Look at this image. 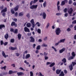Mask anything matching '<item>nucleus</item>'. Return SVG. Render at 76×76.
Instances as JSON below:
<instances>
[{
	"label": "nucleus",
	"instance_id": "nucleus-1",
	"mask_svg": "<svg viewBox=\"0 0 76 76\" xmlns=\"http://www.w3.org/2000/svg\"><path fill=\"white\" fill-rule=\"evenodd\" d=\"M56 32V34L57 35H59L60 32H61V30H60V28H57L55 31Z\"/></svg>",
	"mask_w": 76,
	"mask_h": 76
},
{
	"label": "nucleus",
	"instance_id": "nucleus-2",
	"mask_svg": "<svg viewBox=\"0 0 76 76\" xmlns=\"http://www.w3.org/2000/svg\"><path fill=\"white\" fill-rule=\"evenodd\" d=\"M38 7V5H33L30 7V8L31 9H36Z\"/></svg>",
	"mask_w": 76,
	"mask_h": 76
},
{
	"label": "nucleus",
	"instance_id": "nucleus-3",
	"mask_svg": "<svg viewBox=\"0 0 76 76\" xmlns=\"http://www.w3.org/2000/svg\"><path fill=\"white\" fill-rule=\"evenodd\" d=\"M30 22L31 23L32 25V27L33 28H35V22H34V19H32L31 21Z\"/></svg>",
	"mask_w": 76,
	"mask_h": 76
},
{
	"label": "nucleus",
	"instance_id": "nucleus-4",
	"mask_svg": "<svg viewBox=\"0 0 76 76\" xmlns=\"http://www.w3.org/2000/svg\"><path fill=\"white\" fill-rule=\"evenodd\" d=\"M73 11V9L72 7H71L68 9V13H69V15H71V14L72 13Z\"/></svg>",
	"mask_w": 76,
	"mask_h": 76
},
{
	"label": "nucleus",
	"instance_id": "nucleus-5",
	"mask_svg": "<svg viewBox=\"0 0 76 76\" xmlns=\"http://www.w3.org/2000/svg\"><path fill=\"white\" fill-rule=\"evenodd\" d=\"M11 26H14L15 27H17V24L15 22L13 21L11 23Z\"/></svg>",
	"mask_w": 76,
	"mask_h": 76
},
{
	"label": "nucleus",
	"instance_id": "nucleus-6",
	"mask_svg": "<svg viewBox=\"0 0 76 76\" xmlns=\"http://www.w3.org/2000/svg\"><path fill=\"white\" fill-rule=\"evenodd\" d=\"M30 38L31 39L30 42H35V39L33 37L31 36L30 37Z\"/></svg>",
	"mask_w": 76,
	"mask_h": 76
},
{
	"label": "nucleus",
	"instance_id": "nucleus-7",
	"mask_svg": "<svg viewBox=\"0 0 76 76\" xmlns=\"http://www.w3.org/2000/svg\"><path fill=\"white\" fill-rule=\"evenodd\" d=\"M65 50H66V48H63L59 50V53L61 54V53H63L64 51H65Z\"/></svg>",
	"mask_w": 76,
	"mask_h": 76
},
{
	"label": "nucleus",
	"instance_id": "nucleus-8",
	"mask_svg": "<svg viewBox=\"0 0 76 76\" xmlns=\"http://www.w3.org/2000/svg\"><path fill=\"white\" fill-rule=\"evenodd\" d=\"M17 74L18 76H23L25 75L24 73L22 72H17Z\"/></svg>",
	"mask_w": 76,
	"mask_h": 76
},
{
	"label": "nucleus",
	"instance_id": "nucleus-9",
	"mask_svg": "<svg viewBox=\"0 0 76 76\" xmlns=\"http://www.w3.org/2000/svg\"><path fill=\"white\" fill-rule=\"evenodd\" d=\"M24 31L25 32H30V31L29 29L28 28H27L26 27H25L24 28Z\"/></svg>",
	"mask_w": 76,
	"mask_h": 76
},
{
	"label": "nucleus",
	"instance_id": "nucleus-10",
	"mask_svg": "<svg viewBox=\"0 0 76 76\" xmlns=\"http://www.w3.org/2000/svg\"><path fill=\"white\" fill-rule=\"evenodd\" d=\"M61 72V69H57L56 70V73L57 75H59Z\"/></svg>",
	"mask_w": 76,
	"mask_h": 76
},
{
	"label": "nucleus",
	"instance_id": "nucleus-11",
	"mask_svg": "<svg viewBox=\"0 0 76 76\" xmlns=\"http://www.w3.org/2000/svg\"><path fill=\"white\" fill-rule=\"evenodd\" d=\"M19 5H17L14 9V10L15 12L16 11H18V9H19Z\"/></svg>",
	"mask_w": 76,
	"mask_h": 76
},
{
	"label": "nucleus",
	"instance_id": "nucleus-12",
	"mask_svg": "<svg viewBox=\"0 0 76 76\" xmlns=\"http://www.w3.org/2000/svg\"><path fill=\"white\" fill-rule=\"evenodd\" d=\"M9 49L11 50L12 51L13 50H16V49H17V47H15V48L13 47H10L9 48Z\"/></svg>",
	"mask_w": 76,
	"mask_h": 76
},
{
	"label": "nucleus",
	"instance_id": "nucleus-13",
	"mask_svg": "<svg viewBox=\"0 0 76 76\" xmlns=\"http://www.w3.org/2000/svg\"><path fill=\"white\" fill-rule=\"evenodd\" d=\"M69 70H70V71H72V70H73V65H72V64H71L69 66Z\"/></svg>",
	"mask_w": 76,
	"mask_h": 76
},
{
	"label": "nucleus",
	"instance_id": "nucleus-14",
	"mask_svg": "<svg viewBox=\"0 0 76 76\" xmlns=\"http://www.w3.org/2000/svg\"><path fill=\"white\" fill-rule=\"evenodd\" d=\"M7 7H5L4 8V9H3L1 11V13H3V12H7Z\"/></svg>",
	"mask_w": 76,
	"mask_h": 76
},
{
	"label": "nucleus",
	"instance_id": "nucleus-15",
	"mask_svg": "<svg viewBox=\"0 0 76 76\" xmlns=\"http://www.w3.org/2000/svg\"><path fill=\"white\" fill-rule=\"evenodd\" d=\"M42 14H43V18L44 19H45L46 18V14L45 13V12H43L42 13Z\"/></svg>",
	"mask_w": 76,
	"mask_h": 76
},
{
	"label": "nucleus",
	"instance_id": "nucleus-16",
	"mask_svg": "<svg viewBox=\"0 0 76 76\" xmlns=\"http://www.w3.org/2000/svg\"><path fill=\"white\" fill-rule=\"evenodd\" d=\"M4 37L6 39H7L9 38V34H6L4 35Z\"/></svg>",
	"mask_w": 76,
	"mask_h": 76
},
{
	"label": "nucleus",
	"instance_id": "nucleus-17",
	"mask_svg": "<svg viewBox=\"0 0 76 76\" xmlns=\"http://www.w3.org/2000/svg\"><path fill=\"white\" fill-rule=\"evenodd\" d=\"M2 55L3 56L4 58H6V54H5V53H4V51H2Z\"/></svg>",
	"mask_w": 76,
	"mask_h": 76
},
{
	"label": "nucleus",
	"instance_id": "nucleus-18",
	"mask_svg": "<svg viewBox=\"0 0 76 76\" xmlns=\"http://www.w3.org/2000/svg\"><path fill=\"white\" fill-rule=\"evenodd\" d=\"M18 38L19 40H20L21 39V37H22V35L20 34H18Z\"/></svg>",
	"mask_w": 76,
	"mask_h": 76
},
{
	"label": "nucleus",
	"instance_id": "nucleus-19",
	"mask_svg": "<svg viewBox=\"0 0 76 76\" xmlns=\"http://www.w3.org/2000/svg\"><path fill=\"white\" fill-rule=\"evenodd\" d=\"M59 76H64V74L63 71H61L59 75Z\"/></svg>",
	"mask_w": 76,
	"mask_h": 76
},
{
	"label": "nucleus",
	"instance_id": "nucleus-20",
	"mask_svg": "<svg viewBox=\"0 0 76 76\" xmlns=\"http://www.w3.org/2000/svg\"><path fill=\"white\" fill-rule=\"evenodd\" d=\"M30 57V55L29 54H27L25 58L26 59H28V58H29Z\"/></svg>",
	"mask_w": 76,
	"mask_h": 76
},
{
	"label": "nucleus",
	"instance_id": "nucleus-21",
	"mask_svg": "<svg viewBox=\"0 0 76 76\" xmlns=\"http://www.w3.org/2000/svg\"><path fill=\"white\" fill-rule=\"evenodd\" d=\"M3 28H5V26L4 24H1L0 25V29H1Z\"/></svg>",
	"mask_w": 76,
	"mask_h": 76
},
{
	"label": "nucleus",
	"instance_id": "nucleus-22",
	"mask_svg": "<svg viewBox=\"0 0 76 76\" xmlns=\"http://www.w3.org/2000/svg\"><path fill=\"white\" fill-rule=\"evenodd\" d=\"M23 15H24L23 12H20L18 14V16H23Z\"/></svg>",
	"mask_w": 76,
	"mask_h": 76
},
{
	"label": "nucleus",
	"instance_id": "nucleus-23",
	"mask_svg": "<svg viewBox=\"0 0 76 76\" xmlns=\"http://www.w3.org/2000/svg\"><path fill=\"white\" fill-rule=\"evenodd\" d=\"M56 64L55 63L53 62L52 63V64H51L50 65H49V67H53L54 65Z\"/></svg>",
	"mask_w": 76,
	"mask_h": 76
},
{
	"label": "nucleus",
	"instance_id": "nucleus-24",
	"mask_svg": "<svg viewBox=\"0 0 76 76\" xmlns=\"http://www.w3.org/2000/svg\"><path fill=\"white\" fill-rule=\"evenodd\" d=\"M26 26L28 28H30L31 26V24L30 23H28L26 24Z\"/></svg>",
	"mask_w": 76,
	"mask_h": 76
},
{
	"label": "nucleus",
	"instance_id": "nucleus-25",
	"mask_svg": "<svg viewBox=\"0 0 76 76\" xmlns=\"http://www.w3.org/2000/svg\"><path fill=\"white\" fill-rule=\"evenodd\" d=\"M62 61L64 63H66V58H64L62 60Z\"/></svg>",
	"mask_w": 76,
	"mask_h": 76
},
{
	"label": "nucleus",
	"instance_id": "nucleus-26",
	"mask_svg": "<svg viewBox=\"0 0 76 76\" xmlns=\"http://www.w3.org/2000/svg\"><path fill=\"white\" fill-rule=\"evenodd\" d=\"M65 40H66V39H61L60 40V41H59V42L60 43L61 42H64V41H65Z\"/></svg>",
	"mask_w": 76,
	"mask_h": 76
},
{
	"label": "nucleus",
	"instance_id": "nucleus-27",
	"mask_svg": "<svg viewBox=\"0 0 76 76\" xmlns=\"http://www.w3.org/2000/svg\"><path fill=\"white\" fill-rule=\"evenodd\" d=\"M14 33L15 34H17L18 33V30L17 29H16L14 30Z\"/></svg>",
	"mask_w": 76,
	"mask_h": 76
},
{
	"label": "nucleus",
	"instance_id": "nucleus-28",
	"mask_svg": "<svg viewBox=\"0 0 76 76\" xmlns=\"http://www.w3.org/2000/svg\"><path fill=\"white\" fill-rule=\"evenodd\" d=\"M72 56L74 57H75L76 56V54L74 52H73L72 53Z\"/></svg>",
	"mask_w": 76,
	"mask_h": 76
},
{
	"label": "nucleus",
	"instance_id": "nucleus-29",
	"mask_svg": "<svg viewBox=\"0 0 76 76\" xmlns=\"http://www.w3.org/2000/svg\"><path fill=\"white\" fill-rule=\"evenodd\" d=\"M13 71L12 70H10L9 71V75H11V74H13Z\"/></svg>",
	"mask_w": 76,
	"mask_h": 76
},
{
	"label": "nucleus",
	"instance_id": "nucleus-30",
	"mask_svg": "<svg viewBox=\"0 0 76 76\" xmlns=\"http://www.w3.org/2000/svg\"><path fill=\"white\" fill-rule=\"evenodd\" d=\"M74 57L72 56H70L69 57V58L68 60H72V59H74Z\"/></svg>",
	"mask_w": 76,
	"mask_h": 76
},
{
	"label": "nucleus",
	"instance_id": "nucleus-31",
	"mask_svg": "<svg viewBox=\"0 0 76 76\" xmlns=\"http://www.w3.org/2000/svg\"><path fill=\"white\" fill-rule=\"evenodd\" d=\"M37 32L39 34H41V29H40L38 28L37 29Z\"/></svg>",
	"mask_w": 76,
	"mask_h": 76
},
{
	"label": "nucleus",
	"instance_id": "nucleus-32",
	"mask_svg": "<svg viewBox=\"0 0 76 76\" xmlns=\"http://www.w3.org/2000/svg\"><path fill=\"white\" fill-rule=\"evenodd\" d=\"M46 4H47V2H46V1H45L43 4V6L44 7H46Z\"/></svg>",
	"mask_w": 76,
	"mask_h": 76
},
{
	"label": "nucleus",
	"instance_id": "nucleus-33",
	"mask_svg": "<svg viewBox=\"0 0 76 76\" xmlns=\"http://www.w3.org/2000/svg\"><path fill=\"white\" fill-rule=\"evenodd\" d=\"M10 42L12 43H13L15 42V39H12L10 40Z\"/></svg>",
	"mask_w": 76,
	"mask_h": 76
},
{
	"label": "nucleus",
	"instance_id": "nucleus-34",
	"mask_svg": "<svg viewBox=\"0 0 76 76\" xmlns=\"http://www.w3.org/2000/svg\"><path fill=\"white\" fill-rule=\"evenodd\" d=\"M64 4H65L64 1H62L61 4V6H63V5H64Z\"/></svg>",
	"mask_w": 76,
	"mask_h": 76
},
{
	"label": "nucleus",
	"instance_id": "nucleus-35",
	"mask_svg": "<svg viewBox=\"0 0 76 76\" xmlns=\"http://www.w3.org/2000/svg\"><path fill=\"white\" fill-rule=\"evenodd\" d=\"M3 9H4V5H3L0 7V10H3Z\"/></svg>",
	"mask_w": 76,
	"mask_h": 76
},
{
	"label": "nucleus",
	"instance_id": "nucleus-36",
	"mask_svg": "<svg viewBox=\"0 0 76 76\" xmlns=\"http://www.w3.org/2000/svg\"><path fill=\"white\" fill-rule=\"evenodd\" d=\"M30 76H34V74L33 73V72L32 71H30Z\"/></svg>",
	"mask_w": 76,
	"mask_h": 76
},
{
	"label": "nucleus",
	"instance_id": "nucleus-37",
	"mask_svg": "<svg viewBox=\"0 0 76 76\" xmlns=\"http://www.w3.org/2000/svg\"><path fill=\"white\" fill-rule=\"evenodd\" d=\"M11 12L12 13V14H14L15 13V11L13 9L11 10Z\"/></svg>",
	"mask_w": 76,
	"mask_h": 76
},
{
	"label": "nucleus",
	"instance_id": "nucleus-38",
	"mask_svg": "<svg viewBox=\"0 0 76 76\" xmlns=\"http://www.w3.org/2000/svg\"><path fill=\"white\" fill-rule=\"evenodd\" d=\"M52 48H53V50H54L55 51V52H57V49H56V48H54V46H52Z\"/></svg>",
	"mask_w": 76,
	"mask_h": 76
},
{
	"label": "nucleus",
	"instance_id": "nucleus-39",
	"mask_svg": "<svg viewBox=\"0 0 76 76\" xmlns=\"http://www.w3.org/2000/svg\"><path fill=\"white\" fill-rule=\"evenodd\" d=\"M48 55V53H46L45 52H44L43 53V56L45 57V56H47Z\"/></svg>",
	"mask_w": 76,
	"mask_h": 76
},
{
	"label": "nucleus",
	"instance_id": "nucleus-40",
	"mask_svg": "<svg viewBox=\"0 0 76 76\" xmlns=\"http://www.w3.org/2000/svg\"><path fill=\"white\" fill-rule=\"evenodd\" d=\"M57 6L58 10V11H59V10H60V6L59 5H57Z\"/></svg>",
	"mask_w": 76,
	"mask_h": 76
},
{
	"label": "nucleus",
	"instance_id": "nucleus-41",
	"mask_svg": "<svg viewBox=\"0 0 76 76\" xmlns=\"http://www.w3.org/2000/svg\"><path fill=\"white\" fill-rule=\"evenodd\" d=\"M8 74V73L7 72H3L2 73V74L3 75H7Z\"/></svg>",
	"mask_w": 76,
	"mask_h": 76
},
{
	"label": "nucleus",
	"instance_id": "nucleus-42",
	"mask_svg": "<svg viewBox=\"0 0 76 76\" xmlns=\"http://www.w3.org/2000/svg\"><path fill=\"white\" fill-rule=\"evenodd\" d=\"M24 63H25L26 64H27V65H28V64H29V62H27V61H26V60H25L24 61Z\"/></svg>",
	"mask_w": 76,
	"mask_h": 76
},
{
	"label": "nucleus",
	"instance_id": "nucleus-43",
	"mask_svg": "<svg viewBox=\"0 0 76 76\" xmlns=\"http://www.w3.org/2000/svg\"><path fill=\"white\" fill-rule=\"evenodd\" d=\"M8 44V42H5L4 43V46H6V45H7Z\"/></svg>",
	"mask_w": 76,
	"mask_h": 76
},
{
	"label": "nucleus",
	"instance_id": "nucleus-44",
	"mask_svg": "<svg viewBox=\"0 0 76 76\" xmlns=\"http://www.w3.org/2000/svg\"><path fill=\"white\" fill-rule=\"evenodd\" d=\"M40 45H38L37 48H36V49L37 50H40Z\"/></svg>",
	"mask_w": 76,
	"mask_h": 76
},
{
	"label": "nucleus",
	"instance_id": "nucleus-45",
	"mask_svg": "<svg viewBox=\"0 0 76 76\" xmlns=\"http://www.w3.org/2000/svg\"><path fill=\"white\" fill-rule=\"evenodd\" d=\"M26 17H27V18H29V17H30V14H29V13L27 14L26 15Z\"/></svg>",
	"mask_w": 76,
	"mask_h": 76
},
{
	"label": "nucleus",
	"instance_id": "nucleus-46",
	"mask_svg": "<svg viewBox=\"0 0 76 76\" xmlns=\"http://www.w3.org/2000/svg\"><path fill=\"white\" fill-rule=\"evenodd\" d=\"M0 43L1 45H3L4 44V42H3V40L1 41Z\"/></svg>",
	"mask_w": 76,
	"mask_h": 76
},
{
	"label": "nucleus",
	"instance_id": "nucleus-47",
	"mask_svg": "<svg viewBox=\"0 0 76 76\" xmlns=\"http://www.w3.org/2000/svg\"><path fill=\"white\" fill-rule=\"evenodd\" d=\"M48 57L47 56H45V60H48Z\"/></svg>",
	"mask_w": 76,
	"mask_h": 76
},
{
	"label": "nucleus",
	"instance_id": "nucleus-48",
	"mask_svg": "<svg viewBox=\"0 0 76 76\" xmlns=\"http://www.w3.org/2000/svg\"><path fill=\"white\" fill-rule=\"evenodd\" d=\"M72 24H76V20H74L72 22Z\"/></svg>",
	"mask_w": 76,
	"mask_h": 76
},
{
	"label": "nucleus",
	"instance_id": "nucleus-49",
	"mask_svg": "<svg viewBox=\"0 0 76 76\" xmlns=\"http://www.w3.org/2000/svg\"><path fill=\"white\" fill-rule=\"evenodd\" d=\"M70 31H71V29H70V28H67V31L68 32H70Z\"/></svg>",
	"mask_w": 76,
	"mask_h": 76
},
{
	"label": "nucleus",
	"instance_id": "nucleus-50",
	"mask_svg": "<svg viewBox=\"0 0 76 76\" xmlns=\"http://www.w3.org/2000/svg\"><path fill=\"white\" fill-rule=\"evenodd\" d=\"M72 64L73 65V66H74L75 65H76V62H72Z\"/></svg>",
	"mask_w": 76,
	"mask_h": 76
},
{
	"label": "nucleus",
	"instance_id": "nucleus-51",
	"mask_svg": "<svg viewBox=\"0 0 76 76\" xmlns=\"http://www.w3.org/2000/svg\"><path fill=\"white\" fill-rule=\"evenodd\" d=\"M39 76H44V75H42V74L41 73V72H39Z\"/></svg>",
	"mask_w": 76,
	"mask_h": 76
},
{
	"label": "nucleus",
	"instance_id": "nucleus-52",
	"mask_svg": "<svg viewBox=\"0 0 76 76\" xmlns=\"http://www.w3.org/2000/svg\"><path fill=\"white\" fill-rule=\"evenodd\" d=\"M72 3V0H69V4H71Z\"/></svg>",
	"mask_w": 76,
	"mask_h": 76
},
{
	"label": "nucleus",
	"instance_id": "nucleus-53",
	"mask_svg": "<svg viewBox=\"0 0 76 76\" xmlns=\"http://www.w3.org/2000/svg\"><path fill=\"white\" fill-rule=\"evenodd\" d=\"M61 13H57L56 14V15L57 16H60V15H61Z\"/></svg>",
	"mask_w": 76,
	"mask_h": 76
},
{
	"label": "nucleus",
	"instance_id": "nucleus-54",
	"mask_svg": "<svg viewBox=\"0 0 76 76\" xmlns=\"http://www.w3.org/2000/svg\"><path fill=\"white\" fill-rule=\"evenodd\" d=\"M73 24H71L69 26V28H72L73 27Z\"/></svg>",
	"mask_w": 76,
	"mask_h": 76
},
{
	"label": "nucleus",
	"instance_id": "nucleus-55",
	"mask_svg": "<svg viewBox=\"0 0 76 76\" xmlns=\"http://www.w3.org/2000/svg\"><path fill=\"white\" fill-rule=\"evenodd\" d=\"M38 1V0H34V1H33V4H35V3L36 2H37V1Z\"/></svg>",
	"mask_w": 76,
	"mask_h": 76
},
{
	"label": "nucleus",
	"instance_id": "nucleus-56",
	"mask_svg": "<svg viewBox=\"0 0 76 76\" xmlns=\"http://www.w3.org/2000/svg\"><path fill=\"white\" fill-rule=\"evenodd\" d=\"M15 15L16 17H17L18 15V12H16L15 14Z\"/></svg>",
	"mask_w": 76,
	"mask_h": 76
},
{
	"label": "nucleus",
	"instance_id": "nucleus-57",
	"mask_svg": "<svg viewBox=\"0 0 76 76\" xmlns=\"http://www.w3.org/2000/svg\"><path fill=\"white\" fill-rule=\"evenodd\" d=\"M43 47H48V45H45V44H43Z\"/></svg>",
	"mask_w": 76,
	"mask_h": 76
},
{
	"label": "nucleus",
	"instance_id": "nucleus-58",
	"mask_svg": "<svg viewBox=\"0 0 76 76\" xmlns=\"http://www.w3.org/2000/svg\"><path fill=\"white\" fill-rule=\"evenodd\" d=\"M10 31L11 32H14V29L13 28H12L10 30Z\"/></svg>",
	"mask_w": 76,
	"mask_h": 76
},
{
	"label": "nucleus",
	"instance_id": "nucleus-59",
	"mask_svg": "<svg viewBox=\"0 0 76 76\" xmlns=\"http://www.w3.org/2000/svg\"><path fill=\"white\" fill-rule=\"evenodd\" d=\"M64 13H66L67 12V8H65L64 10Z\"/></svg>",
	"mask_w": 76,
	"mask_h": 76
},
{
	"label": "nucleus",
	"instance_id": "nucleus-60",
	"mask_svg": "<svg viewBox=\"0 0 76 76\" xmlns=\"http://www.w3.org/2000/svg\"><path fill=\"white\" fill-rule=\"evenodd\" d=\"M15 54L16 55V56H19V55H20V54L18 53H16Z\"/></svg>",
	"mask_w": 76,
	"mask_h": 76
},
{
	"label": "nucleus",
	"instance_id": "nucleus-61",
	"mask_svg": "<svg viewBox=\"0 0 76 76\" xmlns=\"http://www.w3.org/2000/svg\"><path fill=\"white\" fill-rule=\"evenodd\" d=\"M59 43H60V42H59L58 43H55V45L56 46H57L59 44Z\"/></svg>",
	"mask_w": 76,
	"mask_h": 76
},
{
	"label": "nucleus",
	"instance_id": "nucleus-62",
	"mask_svg": "<svg viewBox=\"0 0 76 76\" xmlns=\"http://www.w3.org/2000/svg\"><path fill=\"white\" fill-rule=\"evenodd\" d=\"M64 16H65V17H67V16H68V13H66L65 14Z\"/></svg>",
	"mask_w": 76,
	"mask_h": 76
},
{
	"label": "nucleus",
	"instance_id": "nucleus-63",
	"mask_svg": "<svg viewBox=\"0 0 76 76\" xmlns=\"http://www.w3.org/2000/svg\"><path fill=\"white\" fill-rule=\"evenodd\" d=\"M49 26H50V23H48V24H47V26H46L47 28H48V27Z\"/></svg>",
	"mask_w": 76,
	"mask_h": 76
},
{
	"label": "nucleus",
	"instance_id": "nucleus-64",
	"mask_svg": "<svg viewBox=\"0 0 76 76\" xmlns=\"http://www.w3.org/2000/svg\"><path fill=\"white\" fill-rule=\"evenodd\" d=\"M52 70L53 71H55L56 70V67H55V66L53 67Z\"/></svg>",
	"mask_w": 76,
	"mask_h": 76
}]
</instances>
